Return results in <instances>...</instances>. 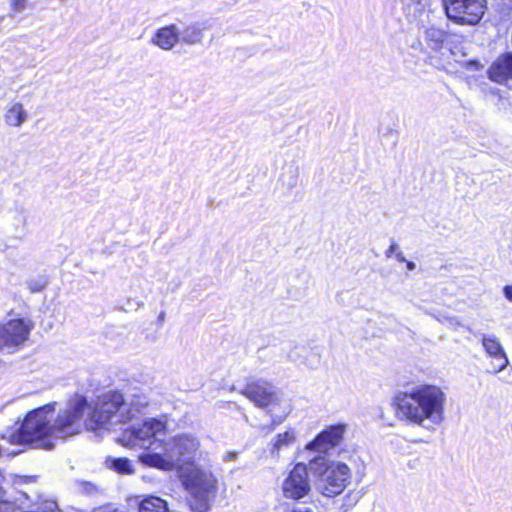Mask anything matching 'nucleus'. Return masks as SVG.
Listing matches in <instances>:
<instances>
[{
  "label": "nucleus",
  "instance_id": "2eb2a0df",
  "mask_svg": "<svg viewBox=\"0 0 512 512\" xmlns=\"http://www.w3.org/2000/svg\"><path fill=\"white\" fill-rule=\"evenodd\" d=\"M482 345L486 353L494 360L492 373H498L508 366V357L496 336L483 335Z\"/></svg>",
  "mask_w": 512,
  "mask_h": 512
},
{
  "label": "nucleus",
  "instance_id": "2f4dec72",
  "mask_svg": "<svg viewBox=\"0 0 512 512\" xmlns=\"http://www.w3.org/2000/svg\"><path fill=\"white\" fill-rule=\"evenodd\" d=\"M5 480V477L2 473V471L0 470V485H2V482ZM6 494V491L2 488V486H0V497L1 496H4Z\"/></svg>",
  "mask_w": 512,
  "mask_h": 512
},
{
  "label": "nucleus",
  "instance_id": "f3484780",
  "mask_svg": "<svg viewBox=\"0 0 512 512\" xmlns=\"http://www.w3.org/2000/svg\"><path fill=\"white\" fill-rule=\"evenodd\" d=\"M179 42V29L171 24L158 29L152 38V43L163 50H171Z\"/></svg>",
  "mask_w": 512,
  "mask_h": 512
},
{
  "label": "nucleus",
  "instance_id": "9d476101",
  "mask_svg": "<svg viewBox=\"0 0 512 512\" xmlns=\"http://www.w3.org/2000/svg\"><path fill=\"white\" fill-rule=\"evenodd\" d=\"M166 422L158 418H146L138 428L133 427L129 431V443L145 449H151L158 444L157 435L164 434Z\"/></svg>",
  "mask_w": 512,
  "mask_h": 512
},
{
  "label": "nucleus",
  "instance_id": "72a5a7b5",
  "mask_svg": "<svg viewBox=\"0 0 512 512\" xmlns=\"http://www.w3.org/2000/svg\"><path fill=\"white\" fill-rule=\"evenodd\" d=\"M405 263H406L407 270H409V271L415 270L416 264L413 261H408L407 260V262H405Z\"/></svg>",
  "mask_w": 512,
  "mask_h": 512
},
{
  "label": "nucleus",
  "instance_id": "79ce46f5",
  "mask_svg": "<svg viewBox=\"0 0 512 512\" xmlns=\"http://www.w3.org/2000/svg\"><path fill=\"white\" fill-rule=\"evenodd\" d=\"M6 18H7L6 16L0 17V21L5 20Z\"/></svg>",
  "mask_w": 512,
  "mask_h": 512
},
{
  "label": "nucleus",
  "instance_id": "7c9ffc66",
  "mask_svg": "<svg viewBox=\"0 0 512 512\" xmlns=\"http://www.w3.org/2000/svg\"><path fill=\"white\" fill-rule=\"evenodd\" d=\"M237 455H238V453H237V452H235V451H230V452H228V453L225 455L224 460H225V461H231V460H234V459H236Z\"/></svg>",
  "mask_w": 512,
  "mask_h": 512
},
{
  "label": "nucleus",
  "instance_id": "f03ea898",
  "mask_svg": "<svg viewBox=\"0 0 512 512\" xmlns=\"http://www.w3.org/2000/svg\"><path fill=\"white\" fill-rule=\"evenodd\" d=\"M446 395L440 387L420 384L408 391L399 392L393 402L396 413L401 419L433 429L444 420Z\"/></svg>",
  "mask_w": 512,
  "mask_h": 512
},
{
  "label": "nucleus",
  "instance_id": "f257e3e1",
  "mask_svg": "<svg viewBox=\"0 0 512 512\" xmlns=\"http://www.w3.org/2000/svg\"><path fill=\"white\" fill-rule=\"evenodd\" d=\"M56 402L34 408V449L52 450L54 441L65 439L80 432L81 419L88 405L83 396H78L69 403V408L59 414L51 423Z\"/></svg>",
  "mask_w": 512,
  "mask_h": 512
},
{
  "label": "nucleus",
  "instance_id": "7ed1b4c3",
  "mask_svg": "<svg viewBox=\"0 0 512 512\" xmlns=\"http://www.w3.org/2000/svg\"><path fill=\"white\" fill-rule=\"evenodd\" d=\"M199 448V441L190 435H180L164 443L163 452H144L139 460L144 465L165 471L186 468L194 465L193 459Z\"/></svg>",
  "mask_w": 512,
  "mask_h": 512
},
{
  "label": "nucleus",
  "instance_id": "5701e85b",
  "mask_svg": "<svg viewBox=\"0 0 512 512\" xmlns=\"http://www.w3.org/2000/svg\"><path fill=\"white\" fill-rule=\"evenodd\" d=\"M295 440L294 433L292 431H286L284 433H280L276 436L275 442L273 444V448L271 453L274 455L275 452H279L282 448L288 447L293 444Z\"/></svg>",
  "mask_w": 512,
  "mask_h": 512
},
{
  "label": "nucleus",
  "instance_id": "6e6552de",
  "mask_svg": "<svg viewBox=\"0 0 512 512\" xmlns=\"http://www.w3.org/2000/svg\"><path fill=\"white\" fill-rule=\"evenodd\" d=\"M459 36L435 25L423 26L419 36V45L424 51L443 54L444 51L454 53Z\"/></svg>",
  "mask_w": 512,
  "mask_h": 512
},
{
  "label": "nucleus",
  "instance_id": "b1692460",
  "mask_svg": "<svg viewBox=\"0 0 512 512\" xmlns=\"http://www.w3.org/2000/svg\"><path fill=\"white\" fill-rule=\"evenodd\" d=\"M78 491L84 495H87L89 497H96L99 494H102L101 490L93 484L92 482L88 481H78L77 482Z\"/></svg>",
  "mask_w": 512,
  "mask_h": 512
},
{
  "label": "nucleus",
  "instance_id": "58836bf2",
  "mask_svg": "<svg viewBox=\"0 0 512 512\" xmlns=\"http://www.w3.org/2000/svg\"><path fill=\"white\" fill-rule=\"evenodd\" d=\"M135 304L137 305L138 308H142L144 306V303L141 301H136Z\"/></svg>",
  "mask_w": 512,
  "mask_h": 512
},
{
  "label": "nucleus",
  "instance_id": "a19ab883",
  "mask_svg": "<svg viewBox=\"0 0 512 512\" xmlns=\"http://www.w3.org/2000/svg\"><path fill=\"white\" fill-rule=\"evenodd\" d=\"M22 495L25 497V499H28V498H29V496H28V494H27V493H23Z\"/></svg>",
  "mask_w": 512,
  "mask_h": 512
},
{
  "label": "nucleus",
  "instance_id": "412c9836",
  "mask_svg": "<svg viewBox=\"0 0 512 512\" xmlns=\"http://www.w3.org/2000/svg\"><path fill=\"white\" fill-rule=\"evenodd\" d=\"M27 119V112L22 104L14 103L5 114V122L10 126L18 127Z\"/></svg>",
  "mask_w": 512,
  "mask_h": 512
},
{
  "label": "nucleus",
  "instance_id": "bb28decb",
  "mask_svg": "<svg viewBox=\"0 0 512 512\" xmlns=\"http://www.w3.org/2000/svg\"><path fill=\"white\" fill-rule=\"evenodd\" d=\"M47 283H48V280L46 278H42L38 282L34 281V286H33L34 292L42 290L47 285Z\"/></svg>",
  "mask_w": 512,
  "mask_h": 512
},
{
  "label": "nucleus",
  "instance_id": "aec40b11",
  "mask_svg": "<svg viewBox=\"0 0 512 512\" xmlns=\"http://www.w3.org/2000/svg\"><path fill=\"white\" fill-rule=\"evenodd\" d=\"M106 466L118 474L130 475L134 473L132 462L126 457H107Z\"/></svg>",
  "mask_w": 512,
  "mask_h": 512
},
{
  "label": "nucleus",
  "instance_id": "4be33fe9",
  "mask_svg": "<svg viewBox=\"0 0 512 512\" xmlns=\"http://www.w3.org/2000/svg\"><path fill=\"white\" fill-rule=\"evenodd\" d=\"M34 512H63L56 500L44 498L42 495L38 496L37 501H34Z\"/></svg>",
  "mask_w": 512,
  "mask_h": 512
},
{
  "label": "nucleus",
  "instance_id": "4468645a",
  "mask_svg": "<svg viewBox=\"0 0 512 512\" xmlns=\"http://www.w3.org/2000/svg\"><path fill=\"white\" fill-rule=\"evenodd\" d=\"M0 438L11 444L32 445V410L27 411L22 420L18 419L14 427L1 433Z\"/></svg>",
  "mask_w": 512,
  "mask_h": 512
},
{
  "label": "nucleus",
  "instance_id": "c756f323",
  "mask_svg": "<svg viewBox=\"0 0 512 512\" xmlns=\"http://www.w3.org/2000/svg\"><path fill=\"white\" fill-rule=\"evenodd\" d=\"M281 422H282V418H278V419L273 418L271 425L269 427H267V432L273 431L275 429V427L277 425H279Z\"/></svg>",
  "mask_w": 512,
  "mask_h": 512
},
{
  "label": "nucleus",
  "instance_id": "9b49d317",
  "mask_svg": "<svg viewBox=\"0 0 512 512\" xmlns=\"http://www.w3.org/2000/svg\"><path fill=\"white\" fill-rule=\"evenodd\" d=\"M308 467L297 463L283 482V494L286 498L300 500L308 496L311 486L308 478Z\"/></svg>",
  "mask_w": 512,
  "mask_h": 512
},
{
  "label": "nucleus",
  "instance_id": "a211bd4d",
  "mask_svg": "<svg viewBox=\"0 0 512 512\" xmlns=\"http://www.w3.org/2000/svg\"><path fill=\"white\" fill-rule=\"evenodd\" d=\"M138 512H171L166 500L149 495L138 504Z\"/></svg>",
  "mask_w": 512,
  "mask_h": 512
},
{
  "label": "nucleus",
  "instance_id": "0eeeda50",
  "mask_svg": "<svg viewBox=\"0 0 512 512\" xmlns=\"http://www.w3.org/2000/svg\"><path fill=\"white\" fill-rule=\"evenodd\" d=\"M486 0H443L449 20L460 25H476L485 14Z\"/></svg>",
  "mask_w": 512,
  "mask_h": 512
},
{
  "label": "nucleus",
  "instance_id": "f8f14e48",
  "mask_svg": "<svg viewBox=\"0 0 512 512\" xmlns=\"http://www.w3.org/2000/svg\"><path fill=\"white\" fill-rule=\"evenodd\" d=\"M346 424L331 425L320 432L314 440L307 444V449L326 453L330 448L339 445L346 431Z\"/></svg>",
  "mask_w": 512,
  "mask_h": 512
},
{
  "label": "nucleus",
  "instance_id": "20e7f679",
  "mask_svg": "<svg viewBox=\"0 0 512 512\" xmlns=\"http://www.w3.org/2000/svg\"><path fill=\"white\" fill-rule=\"evenodd\" d=\"M146 405V401H137V403L131 401L128 404L119 391H108L98 399L86 426L92 430L109 429L110 425L131 420L135 413L140 411L139 406L145 407Z\"/></svg>",
  "mask_w": 512,
  "mask_h": 512
},
{
  "label": "nucleus",
  "instance_id": "ea45409f",
  "mask_svg": "<svg viewBox=\"0 0 512 512\" xmlns=\"http://www.w3.org/2000/svg\"><path fill=\"white\" fill-rule=\"evenodd\" d=\"M101 512H124V511H121V510H119V509H113V510H109V511H108V510H107V511L105 510V511H101Z\"/></svg>",
  "mask_w": 512,
  "mask_h": 512
},
{
  "label": "nucleus",
  "instance_id": "c85d7f7f",
  "mask_svg": "<svg viewBox=\"0 0 512 512\" xmlns=\"http://www.w3.org/2000/svg\"><path fill=\"white\" fill-rule=\"evenodd\" d=\"M398 249V245L393 241L392 244L389 246V248L386 250L385 255L386 257H391L393 253L396 252Z\"/></svg>",
  "mask_w": 512,
  "mask_h": 512
},
{
  "label": "nucleus",
  "instance_id": "4c0bfd02",
  "mask_svg": "<svg viewBox=\"0 0 512 512\" xmlns=\"http://www.w3.org/2000/svg\"><path fill=\"white\" fill-rule=\"evenodd\" d=\"M20 453H21V450H18V451H12L11 453H9V454H8V456L14 457V456H16V455H18V454H20Z\"/></svg>",
  "mask_w": 512,
  "mask_h": 512
},
{
  "label": "nucleus",
  "instance_id": "6ab92c4d",
  "mask_svg": "<svg viewBox=\"0 0 512 512\" xmlns=\"http://www.w3.org/2000/svg\"><path fill=\"white\" fill-rule=\"evenodd\" d=\"M203 30L204 27L199 23L191 24L185 27L183 30H179V41L188 45L201 43Z\"/></svg>",
  "mask_w": 512,
  "mask_h": 512
},
{
  "label": "nucleus",
  "instance_id": "393cba45",
  "mask_svg": "<svg viewBox=\"0 0 512 512\" xmlns=\"http://www.w3.org/2000/svg\"><path fill=\"white\" fill-rule=\"evenodd\" d=\"M407 8L413 10L414 15L421 13L430 4V0H402Z\"/></svg>",
  "mask_w": 512,
  "mask_h": 512
},
{
  "label": "nucleus",
  "instance_id": "dca6fc26",
  "mask_svg": "<svg viewBox=\"0 0 512 512\" xmlns=\"http://www.w3.org/2000/svg\"><path fill=\"white\" fill-rule=\"evenodd\" d=\"M488 77L491 81L504 84L512 79V52L500 55L489 67Z\"/></svg>",
  "mask_w": 512,
  "mask_h": 512
},
{
  "label": "nucleus",
  "instance_id": "f704fd0d",
  "mask_svg": "<svg viewBox=\"0 0 512 512\" xmlns=\"http://www.w3.org/2000/svg\"><path fill=\"white\" fill-rule=\"evenodd\" d=\"M292 512H313L311 508L308 507H299L294 509Z\"/></svg>",
  "mask_w": 512,
  "mask_h": 512
},
{
  "label": "nucleus",
  "instance_id": "1a4fd4ad",
  "mask_svg": "<svg viewBox=\"0 0 512 512\" xmlns=\"http://www.w3.org/2000/svg\"><path fill=\"white\" fill-rule=\"evenodd\" d=\"M29 327L23 319L0 323V352L12 354L28 339Z\"/></svg>",
  "mask_w": 512,
  "mask_h": 512
},
{
  "label": "nucleus",
  "instance_id": "c9c22d12",
  "mask_svg": "<svg viewBox=\"0 0 512 512\" xmlns=\"http://www.w3.org/2000/svg\"><path fill=\"white\" fill-rule=\"evenodd\" d=\"M22 482L28 483L32 480V476L19 477Z\"/></svg>",
  "mask_w": 512,
  "mask_h": 512
},
{
  "label": "nucleus",
  "instance_id": "423d86ee",
  "mask_svg": "<svg viewBox=\"0 0 512 512\" xmlns=\"http://www.w3.org/2000/svg\"><path fill=\"white\" fill-rule=\"evenodd\" d=\"M179 476L185 489L196 499L201 509L208 510L209 502L217 490V480L213 474L194 464L181 468Z\"/></svg>",
  "mask_w": 512,
  "mask_h": 512
},
{
  "label": "nucleus",
  "instance_id": "e433bc0d",
  "mask_svg": "<svg viewBox=\"0 0 512 512\" xmlns=\"http://www.w3.org/2000/svg\"><path fill=\"white\" fill-rule=\"evenodd\" d=\"M164 319H165V312H160V314L158 315V321L162 322V321H164Z\"/></svg>",
  "mask_w": 512,
  "mask_h": 512
},
{
  "label": "nucleus",
  "instance_id": "39448f33",
  "mask_svg": "<svg viewBox=\"0 0 512 512\" xmlns=\"http://www.w3.org/2000/svg\"><path fill=\"white\" fill-rule=\"evenodd\" d=\"M309 470L315 477L317 490L326 497L340 495L351 480V470L343 462H336L326 456H316L309 462Z\"/></svg>",
  "mask_w": 512,
  "mask_h": 512
},
{
  "label": "nucleus",
  "instance_id": "a878e982",
  "mask_svg": "<svg viewBox=\"0 0 512 512\" xmlns=\"http://www.w3.org/2000/svg\"><path fill=\"white\" fill-rule=\"evenodd\" d=\"M27 0H12L11 6L14 12H22L26 7Z\"/></svg>",
  "mask_w": 512,
  "mask_h": 512
},
{
  "label": "nucleus",
  "instance_id": "ddd939ff",
  "mask_svg": "<svg viewBox=\"0 0 512 512\" xmlns=\"http://www.w3.org/2000/svg\"><path fill=\"white\" fill-rule=\"evenodd\" d=\"M241 393L258 407H268L276 399L275 388L263 380L248 382Z\"/></svg>",
  "mask_w": 512,
  "mask_h": 512
},
{
  "label": "nucleus",
  "instance_id": "cd10ccee",
  "mask_svg": "<svg viewBox=\"0 0 512 512\" xmlns=\"http://www.w3.org/2000/svg\"><path fill=\"white\" fill-rule=\"evenodd\" d=\"M503 294L507 300L512 302V285H506L503 288Z\"/></svg>",
  "mask_w": 512,
  "mask_h": 512
},
{
  "label": "nucleus",
  "instance_id": "473e14b6",
  "mask_svg": "<svg viewBox=\"0 0 512 512\" xmlns=\"http://www.w3.org/2000/svg\"><path fill=\"white\" fill-rule=\"evenodd\" d=\"M396 259L398 262H401V263L407 262V259L405 258L404 254L402 252L396 253Z\"/></svg>",
  "mask_w": 512,
  "mask_h": 512
}]
</instances>
